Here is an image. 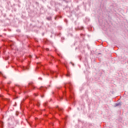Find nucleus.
<instances>
[{
	"label": "nucleus",
	"instance_id": "nucleus-9",
	"mask_svg": "<svg viewBox=\"0 0 128 128\" xmlns=\"http://www.w3.org/2000/svg\"><path fill=\"white\" fill-rule=\"evenodd\" d=\"M36 58H38V56H36Z\"/></svg>",
	"mask_w": 128,
	"mask_h": 128
},
{
	"label": "nucleus",
	"instance_id": "nucleus-7",
	"mask_svg": "<svg viewBox=\"0 0 128 128\" xmlns=\"http://www.w3.org/2000/svg\"><path fill=\"white\" fill-rule=\"evenodd\" d=\"M116 106H118V104H116Z\"/></svg>",
	"mask_w": 128,
	"mask_h": 128
},
{
	"label": "nucleus",
	"instance_id": "nucleus-5",
	"mask_svg": "<svg viewBox=\"0 0 128 128\" xmlns=\"http://www.w3.org/2000/svg\"><path fill=\"white\" fill-rule=\"evenodd\" d=\"M46 50H48V48H46Z\"/></svg>",
	"mask_w": 128,
	"mask_h": 128
},
{
	"label": "nucleus",
	"instance_id": "nucleus-2",
	"mask_svg": "<svg viewBox=\"0 0 128 128\" xmlns=\"http://www.w3.org/2000/svg\"><path fill=\"white\" fill-rule=\"evenodd\" d=\"M58 110H59L60 112H62V108H58Z\"/></svg>",
	"mask_w": 128,
	"mask_h": 128
},
{
	"label": "nucleus",
	"instance_id": "nucleus-1",
	"mask_svg": "<svg viewBox=\"0 0 128 128\" xmlns=\"http://www.w3.org/2000/svg\"><path fill=\"white\" fill-rule=\"evenodd\" d=\"M29 86H31L32 88H33V90H34V88H36V87H34V83H32V82H30L29 84Z\"/></svg>",
	"mask_w": 128,
	"mask_h": 128
},
{
	"label": "nucleus",
	"instance_id": "nucleus-6",
	"mask_svg": "<svg viewBox=\"0 0 128 128\" xmlns=\"http://www.w3.org/2000/svg\"><path fill=\"white\" fill-rule=\"evenodd\" d=\"M0 98L2 97V96L0 95Z\"/></svg>",
	"mask_w": 128,
	"mask_h": 128
},
{
	"label": "nucleus",
	"instance_id": "nucleus-10",
	"mask_svg": "<svg viewBox=\"0 0 128 128\" xmlns=\"http://www.w3.org/2000/svg\"><path fill=\"white\" fill-rule=\"evenodd\" d=\"M62 98H61V99H62Z\"/></svg>",
	"mask_w": 128,
	"mask_h": 128
},
{
	"label": "nucleus",
	"instance_id": "nucleus-8",
	"mask_svg": "<svg viewBox=\"0 0 128 128\" xmlns=\"http://www.w3.org/2000/svg\"><path fill=\"white\" fill-rule=\"evenodd\" d=\"M0 74H2V72H0Z\"/></svg>",
	"mask_w": 128,
	"mask_h": 128
},
{
	"label": "nucleus",
	"instance_id": "nucleus-3",
	"mask_svg": "<svg viewBox=\"0 0 128 128\" xmlns=\"http://www.w3.org/2000/svg\"><path fill=\"white\" fill-rule=\"evenodd\" d=\"M66 76H70V72H68V74H66Z\"/></svg>",
	"mask_w": 128,
	"mask_h": 128
},
{
	"label": "nucleus",
	"instance_id": "nucleus-4",
	"mask_svg": "<svg viewBox=\"0 0 128 128\" xmlns=\"http://www.w3.org/2000/svg\"><path fill=\"white\" fill-rule=\"evenodd\" d=\"M51 74H54V72H51Z\"/></svg>",
	"mask_w": 128,
	"mask_h": 128
}]
</instances>
